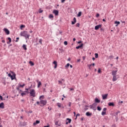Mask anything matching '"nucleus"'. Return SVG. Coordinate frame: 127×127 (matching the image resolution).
I'll use <instances>...</instances> for the list:
<instances>
[{"label":"nucleus","instance_id":"5fc2aeb1","mask_svg":"<svg viewBox=\"0 0 127 127\" xmlns=\"http://www.w3.org/2000/svg\"><path fill=\"white\" fill-rule=\"evenodd\" d=\"M18 40H19V37L16 38V40L15 41V42H18Z\"/></svg>","mask_w":127,"mask_h":127},{"label":"nucleus","instance_id":"f03ea898","mask_svg":"<svg viewBox=\"0 0 127 127\" xmlns=\"http://www.w3.org/2000/svg\"><path fill=\"white\" fill-rule=\"evenodd\" d=\"M40 104H42V105H40V107H44V106H45L46 105V104H47V100H40Z\"/></svg>","mask_w":127,"mask_h":127},{"label":"nucleus","instance_id":"774afa93","mask_svg":"<svg viewBox=\"0 0 127 127\" xmlns=\"http://www.w3.org/2000/svg\"><path fill=\"white\" fill-rule=\"evenodd\" d=\"M44 127H50V126L49 125H47L46 126H44Z\"/></svg>","mask_w":127,"mask_h":127},{"label":"nucleus","instance_id":"6e6552de","mask_svg":"<svg viewBox=\"0 0 127 127\" xmlns=\"http://www.w3.org/2000/svg\"><path fill=\"white\" fill-rule=\"evenodd\" d=\"M36 81L37 82V83H38L37 87L38 88H40V86H41L42 85V83H41V82L39 81V80H36Z\"/></svg>","mask_w":127,"mask_h":127},{"label":"nucleus","instance_id":"cd10ccee","mask_svg":"<svg viewBox=\"0 0 127 127\" xmlns=\"http://www.w3.org/2000/svg\"><path fill=\"white\" fill-rule=\"evenodd\" d=\"M29 64H30L31 66H34V63L32 61H30L29 62Z\"/></svg>","mask_w":127,"mask_h":127},{"label":"nucleus","instance_id":"412c9836","mask_svg":"<svg viewBox=\"0 0 127 127\" xmlns=\"http://www.w3.org/2000/svg\"><path fill=\"white\" fill-rule=\"evenodd\" d=\"M95 104H96V103H100L101 102V100L98 99V98H96L95 99Z\"/></svg>","mask_w":127,"mask_h":127},{"label":"nucleus","instance_id":"0e129e2a","mask_svg":"<svg viewBox=\"0 0 127 127\" xmlns=\"http://www.w3.org/2000/svg\"><path fill=\"white\" fill-rule=\"evenodd\" d=\"M36 103L38 106H39V104H40V102H39V101H37Z\"/></svg>","mask_w":127,"mask_h":127},{"label":"nucleus","instance_id":"864d4df0","mask_svg":"<svg viewBox=\"0 0 127 127\" xmlns=\"http://www.w3.org/2000/svg\"><path fill=\"white\" fill-rule=\"evenodd\" d=\"M21 92H23L22 90H21V89H20L18 90V93L19 94H21Z\"/></svg>","mask_w":127,"mask_h":127},{"label":"nucleus","instance_id":"0eeeda50","mask_svg":"<svg viewBox=\"0 0 127 127\" xmlns=\"http://www.w3.org/2000/svg\"><path fill=\"white\" fill-rule=\"evenodd\" d=\"M71 122H72V120L70 118H67L66 120V125H68V124H71Z\"/></svg>","mask_w":127,"mask_h":127},{"label":"nucleus","instance_id":"473e14b6","mask_svg":"<svg viewBox=\"0 0 127 127\" xmlns=\"http://www.w3.org/2000/svg\"><path fill=\"white\" fill-rule=\"evenodd\" d=\"M106 111H102L101 113L102 116H105V115H106Z\"/></svg>","mask_w":127,"mask_h":127},{"label":"nucleus","instance_id":"603ef678","mask_svg":"<svg viewBox=\"0 0 127 127\" xmlns=\"http://www.w3.org/2000/svg\"><path fill=\"white\" fill-rule=\"evenodd\" d=\"M76 26H77V27H79L80 26V23H76Z\"/></svg>","mask_w":127,"mask_h":127},{"label":"nucleus","instance_id":"c03bdc74","mask_svg":"<svg viewBox=\"0 0 127 127\" xmlns=\"http://www.w3.org/2000/svg\"><path fill=\"white\" fill-rule=\"evenodd\" d=\"M0 99L1 101H3V97L1 95H0Z\"/></svg>","mask_w":127,"mask_h":127},{"label":"nucleus","instance_id":"3c124183","mask_svg":"<svg viewBox=\"0 0 127 127\" xmlns=\"http://www.w3.org/2000/svg\"><path fill=\"white\" fill-rule=\"evenodd\" d=\"M26 113H27L28 114H32V111L30 110L29 112H26Z\"/></svg>","mask_w":127,"mask_h":127},{"label":"nucleus","instance_id":"2f4dec72","mask_svg":"<svg viewBox=\"0 0 127 127\" xmlns=\"http://www.w3.org/2000/svg\"><path fill=\"white\" fill-rule=\"evenodd\" d=\"M19 87H21V88H23V87H24V86H25V84L24 83L22 85H21L19 83Z\"/></svg>","mask_w":127,"mask_h":127},{"label":"nucleus","instance_id":"a878e982","mask_svg":"<svg viewBox=\"0 0 127 127\" xmlns=\"http://www.w3.org/2000/svg\"><path fill=\"white\" fill-rule=\"evenodd\" d=\"M108 59H109L110 60H113L114 59V56H110L108 57Z\"/></svg>","mask_w":127,"mask_h":127},{"label":"nucleus","instance_id":"ea45409f","mask_svg":"<svg viewBox=\"0 0 127 127\" xmlns=\"http://www.w3.org/2000/svg\"><path fill=\"white\" fill-rule=\"evenodd\" d=\"M57 105L58 107H59V108L61 107V103H58Z\"/></svg>","mask_w":127,"mask_h":127},{"label":"nucleus","instance_id":"a211bd4d","mask_svg":"<svg viewBox=\"0 0 127 127\" xmlns=\"http://www.w3.org/2000/svg\"><path fill=\"white\" fill-rule=\"evenodd\" d=\"M38 124H40V121L39 120H36L35 123H33L34 126H36Z\"/></svg>","mask_w":127,"mask_h":127},{"label":"nucleus","instance_id":"2eb2a0df","mask_svg":"<svg viewBox=\"0 0 127 127\" xmlns=\"http://www.w3.org/2000/svg\"><path fill=\"white\" fill-rule=\"evenodd\" d=\"M53 64H55L54 68L55 69H56L57 68V62H56V61H54L53 63Z\"/></svg>","mask_w":127,"mask_h":127},{"label":"nucleus","instance_id":"c9c22d12","mask_svg":"<svg viewBox=\"0 0 127 127\" xmlns=\"http://www.w3.org/2000/svg\"><path fill=\"white\" fill-rule=\"evenodd\" d=\"M97 110L98 111H102V108L100 106H97Z\"/></svg>","mask_w":127,"mask_h":127},{"label":"nucleus","instance_id":"4468645a","mask_svg":"<svg viewBox=\"0 0 127 127\" xmlns=\"http://www.w3.org/2000/svg\"><path fill=\"white\" fill-rule=\"evenodd\" d=\"M108 106H109V107H115V103L114 102H109Z\"/></svg>","mask_w":127,"mask_h":127},{"label":"nucleus","instance_id":"bf43d9fd","mask_svg":"<svg viewBox=\"0 0 127 127\" xmlns=\"http://www.w3.org/2000/svg\"><path fill=\"white\" fill-rule=\"evenodd\" d=\"M99 16H100V14L97 13V14H96V17H99Z\"/></svg>","mask_w":127,"mask_h":127},{"label":"nucleus","instance_id":"13d9d810","mask_svg":"<svg viewBox=\"0 0 127 127\" xmlns=\"http://www.w3.org/2000/svg\"><path fill=\"white\" fill-rule=\"evenodd\" d=\"M103 112H106V111H107V108H103Z\"/></svg>","mask_w":127,"mask_h":127},{"label":"nucleus","instance_id":"6e6d98bb","mask_svg":"<svg viewBox=\"0 0 127 127\" xmlns=\"http://www.w3.org/2000/svg\"><path fill=\"white\" fill-rule=\"evenodd\" d=\"M20 87V86H19V85L16 88V90H17V91H19V88Z\"/></svg>","mask_w":127,"mask_h":127},{"label":"nucleus","instance_id":"a19ab883","mask_svg":"<svg viewBox=\"0 0 127 127\" xmlns=\"http://www.w3.org/2000/svg\"><path fill=\"white\" fill-rule=\"evenodd\" d=\"M43 12V10H41V9H39V13H42Z\"/></svg>","mask_w":127,"mask_h":127},{"label":"nucleus","instance_id":"f3484780","mask_svg":"<svg viewBox=\"0 0 127 127\" xmlns=\"http://www.w3.org/2000/svg\"><path fill=\"white\" fill-rule=\"evenodd\" d=\"M15 76H16L15 73H14L13 75H11L10 76L11 79L14 80V79H15Z\"/></svg>","mask_w":127,"mask_h":127},{"label":"nucleus","instance_id":"79ce46f5","mask_svg":"<svg viewBox=\"0 0 127 127\" xmlns=\"http://www.w3.org/2000/svg\"><path fill=\"white\" fill-rule=\"evenodd\" d=\"M121 113V111H119L115 113V115H116V116H118V115H119V114H120Z\"/></svg>","mask_w":127,"mask_h":127},{"label":"nucleus","instance_id":"09e8293b","mask_svg":"<svg viewBox=\"0 0 127 127\" xmlns=\"http://www.w3.org/2000/svg\"><path fill=\"white\" fill-rule=\"evenodd\" d=\"M87 66H88L89 69H91V66H92V64H88Z\"/></svg>","mask_w":127,"mask_h":127},{"label":"nucleus","instance_id":"39448f33","mask_svg":"<svg viewBox=\"0 0 127 127\" xmlns=\"http://www.w3.org/2000/svg\"><path fill=\"white\" fill-rule=\"evenodd\" d=\"M53 13H54L56 16H58L59 15V11L54 9L53 11Z\"/></svg>","mask_w":127,"mask_h":127},{"label":"nucleus","instance_id":"20e7f679","mask_svg":"<svg viewBox=\"0 0 127 127\" xmlns=\"http://www.w3.org/2000/svg\"><path fill=\"white\" fill-rule=\"evenodd\" d=\"M96 107H97V103H96L90 105V109H92V110H94V111H96Z\"/></svg>","mask_w":127,"mask_h":127},{"label":"nucleus","instance_id":"f257e3e1","mask_svg":"<svg viewBox=\"0 0 127 127\" xmlns=\"http://www.w3.org/2000/svg\"><path fill=\"white\" fill-rule=\"evenodd\" d=\"M20 36H23V37H25V39H29V36H30V35L28 34L27 33V31H23L20 32Z\"/></svg>","mask_w":127,"mask_h":127},{"label":"nucleus","instance_id":"5701e85b","mask_svg":"<svg viewBox=\"0 0 127 127\" xmlns=\"http://www.w3.org/2000/svg\"><path fill=\"white\" fill-rule=\"evenodd\" d=\"M86 116L87 117H90V116H92V113H90L89 112H86Z\"/></svg>","mask_w":127,"mask_h":127},{"label":"nucleus","instance_id":"c756f323","mask_svg":"<svg viewBox=\"0 0 127 127\" xmlns=\"http://www.w3.org/2000/svg\"><path fill=\"white\" fill-rule=\"evenodd\" d=\"M42 99H44V95H42V96H40L39 100H40L41 101V100H42Z\"/></svg>","mask_w":127,"mask_h":127},{"label":"nucleus","instance_id":"f8f14e48","mask_svg":"<svg viewBox=\"0 0 127 127\" xmlns=\"http://www.w3.org/2000/svg\"><path fill=\"white\" fill-rule=\"evenodd\" d=\"M76 22H77V20L76 19V17H74L73 21H71V24L74 25Z\"/></svg>","mask_w":127,"mask_h":127},{"label":"nucleus","instance_id":"4c0bfd02","mask_svg":"<svg viewBox=\"0 0 127 127\" xmlns=\"http://www.w3.org/2000/svg\"><path fill=\"white\" fill-rule=\"evenodd\" d=\"M69 66H70V64L68 63V64H67L65 65V68H68V67H69Z\"/></svg>","mask_w":127,"mask_h":127},{"label":"nucleus","instance_id":"e433bc0d","mask_svg":"<svg viewBox=\"0 0 127 127\" xmlns=\"http://www.w3.org/2000/svg\"><path fill=\"white\" fill-rule=\"evenodd\" d=\"M49 17V18H53V17H54V16H53V14H50Z\"/></svg>","mask_w":127,"mask_h":127},{"label":"nucleus","instance_id":"72a5a7b5","mask_svg":"<svg viewBox=\"0 0 127 127\" xmlns=\"http://www.w3.org/2000/svg\"><path fill=\"white\" fill-rule=\"evenodd\" d=\"M55 125H56V126H58V127H61V124H59L58 122H55Z\"/></svg>","mask_w":127,"mask_h":127},{"label":"nucleus","instance_id":"9b49d317","mask_svg":"<svg viewBox=\"0 0 127 127\" xmlns=\"http://www.w3.org/2000/svg\"><path fill=\"white\" fill-rule=\"evenodd\" d=\"M108 94H106L105 95H102V99L103 100H106L108 98Z\"/></svg>","mask_w":127,"mask_h":127},{"label":"nucleus","instance_id":"dca6fc26","mask_svg":"<svg viewBox=\"0 0 127 127\" xmlns=\"http://www.w3.org/2000/svg\"><path fill=\"white\" fill-rule=\"evenodd\" d=\"M84 46V44H81L80 45L76 47V49H79V48H82Z\"/></svg>","mask_w":127,"mask_h":127},{"label":"nucleus","instance_id":"393cba45","mask_svg":"<svg viewBox=\"0 0 127 127\" xmlns=\"http://www.w3.org/2000/svg\"><path fill=\"white\" fill-rule=\"evenodd\" d=\"M121 22L120 21H116L115 22V24H117L116 25V26H118V25H119V24H120Z\"/></svg>","mask_w":127,"mask_h":127},{"label":"nucleus","instance_id":"6ab92c4d","mask_svg":"<svg viewBox=\"0 0 127 127\" xmlns=\"http://www.w3.org/2000/svg\"><path fill=\"white\" fill-rule=\"evenodd\" d=\"M7 39L9 41L7 42V44H10V43H11V38H10V37H8Z\"/></svg>","mask_w":127,"mask_h":127},{"label":"nucleus","instance_id":"1a4fd4ad","mask_svg":"<svg viewBox=\"0 0 127 127\" xmlns=\"http://www.w3.org/2000/svg\"><path fill=\"white\" fill-rule=\"evenodd\" d=\"M101 27H102V25L101 24L96 25L95 26V30H98V29H99V28H101Z\"/></svg>","mask_w":127,"mask_h":127},{"label":"nucleus","instance_id":"9d476101","mask_svg":"<svg viewBox=\"0 0 127 127\" xmlns=\"http://www.w3.org/2000/svg\"><path fill=\"white\" fill-rule=\"evenodd\" d=\"M3 31L5 32V33H6V34H7V35H8V34H9V33H10L9 30H8L6 28H4Z\"/></svg>","mask_w":127,"mask_h":127},{"label":"nucleus","instance_id":"338daca9","mask_svg":"<svg viewBox=\"0 0 127 127\" xmlns=\"http://www.w3.org/2000/svg\"><path fill=\"white\" fill-rule=\"evenodd\" d=\"M65 0H61L62 3H63V2H64V1H65Z\"/></svg>","mask_w":127,"mask_h":127},{"label":"nucleus","instance_id":"4be33fe9","mask_svg":"<svg viewBox=\"0 0 127 127\" xmlns=\"http://www.w3.org/2000/svg\"><path fill=\"white\" fill-rule=\"evenodd\" d=\"M117 80H118V79L117 78V76L114 75L113 78V81H114V82H115V81H117Z\"/></svg>","mask_w":127,"mask_h":127},{"label":"nucleus","instance_id":"bb28decb","mask_svg":"<svg viewBox=\"0 0 127 127\" xmlns=\"http://www.w3.org/2000/svg\"><path fill=\"white\" fill-rule=\"evenodd\" d=\"M22 47L24 50H27V48H26V45H23Z\"/></svg>","mask_w":127,"mask_h":127},{"label":"nucleus","instance_id":"37998d69","mask_svg":"<svg viewBox=\"0 0 127 127\" xmlns=\"http://www.w3.org/2000/svg\"><path fill=\"white\" fill-rule=\"evenodd\" d=\"M39 42L40 44H42V39H39Z\"/></svg>","mask_w":127,"mask_h":127},{"label":"nucleus","instance_id":"e2e57ef3","mask_svg":"<svg viewBox=\"0 0 127 127\" xmlns=\"http://www.w3.org/2000/svg\"><path fill=\"white\" fill-rule=\"evenodd\" d=\"M76 116V118H77V117L80 116V114H79V113L77 114Z\"/></svg>","mask_w":127,"mask_h":127},{"label":"nucleus","instance_id":"7ed1b4c3","mask_svg":"<svg viewBox=\"0 0 127 127\" xmlns=\"http://www.w3.org/2000/svg\"><path fill=\"white\" fill-rule=\"evenodd\" d=\"M30 97H33V98H35V90L32 89L30 92Z\"/></svg>","mask_w":127,"mask_h":127},{"label":"nucleus","instance_id":"aec40b11","mask_svg":"<svg viewBox=\"0 0 127 127\" xmlns=\"http://www.w3.org/2000/svg\"><path fill=\"white\" fill-rule=\"evenodd\" d=\"M30 89V88H25L26 91H24V93H27V94H29V91H28Z\"/></svg>","mask_w":127,"mask_h":127},{"label":"nucleus","instance_id":"680f3d73","mask_svg":"<svg viewBox=\"0 0 127 127\" xmlns=\"http://www.w3.org/2000/svg\"><path fill=\"white\" fill-rule=\"evenodd\" d=\"M71 104H72V103H71V102H69V103H68V106L71 107Z\"/></svg>","mask_w":127,"mask_h":127},{"label":"nucleus","instance_id":"423d86ee","mask_svg":"<svg viewBox=\"0 0 127 127\" xmlns=\"http://www.w3.org/2000/svg\"><path fill=\"white\" fill-rule=\"evenodd\" d=\"M116 69V70H113L112 71V76H117V73H118V68H115Z\"/></svg>","mask_w":127,"mask_h":127},{"label":"nucleus","instance_id":"f704fd0d","mask_svg":"<svg viewBox=\"0 0 127 127\" xmlns=\"http://www.w3.org/2000/svg\"><path fill=\"white\" fill-rule=\"evenodd\" d=\"M24 27H25V25H21V26L20 27V29H22L23 28H24Z\"/></svg>","mask_w":127,"mask_h":127},{"label":"nucleus","instance_id":"69168bd1","mask_svg":"<svg viewBox=\"0 0 127 127\" xmlns=\"http://www.w3.org/2000/svg\"><path fill=\"white\" fill-rule=\"evenodd\" d=\"M11 73H8V77H11Z\"/></svg>","mask_w":127,"mask_h":127},{"label":"nucleus","instance_id":"7c9ffc66","mask_svg":"<svg viewBox=\"0 0 127 127\" xmlns=\"http://www.w3.org/2000/svg\"><path fill=\"white\" fill-rule=\"evenodd\" d=\"M25 93L26 92H24V91H23L22 93H21V96H22V97H23V96H25V95H26V93Z\"/></svg>","mask_w":127,"mask_h":127},{"label":"nucleus","instance_id":"49530a36","mask_svg":"<svg viewBox=\"0 0 127 127\" xmlns=\"http://www.w3.org/2000/svg\"><path fill=\"white\" fill-rule=\"evenodd\" d=\"M115 119L116 122H118V121H119V117H118L117 116H115Z\"/></svg>","mask_w":127,"mask_h":127},{"label":"nucleus","instance_id":"de8ad7c7","mask_svg":"<svg viewBox=\"0 0 127 127\" xmlns=\"http://www.w3.org/2000/svg\"><path fill=\"white\" fill-rule=\"evenodd\" d=\"M85 108H84V110L85 111H87V110H88V108H88V107L89 106H88V105H85Z\"/></svg>","mask_w":127,"mask_h":127},{"label":"nucleus","instance_id":"58836bf2","mask_svg":"<svg viewBox=\"0 0 127 127\" xmlns=\"http://www.w3.org/2000/svg\"><path fill=\"white\" fill-rule=\"evenodd\" d=\"M95 58H98V57H99V54H98V53H95Z\"/></svg>","mask_w":127,"mask_h":127},{"label":"nucleus","instance_id":"4d7b16f0","mask_svg":"<svg viewBox=\"0 0 127 127\" xmlns=\"http://www.w3.org/2000/svg\"><path fill=\"white\" fill-rule=\"evenodd\" d=\"M58 82L60 85L62 84V81L61 80H58Z\"/></svg>","mask_w":127,"mask_h":127},{"label":"nucleus","instance_id":"ddd939ff","mask_svg":"<svg viewBox=\"0 0 127 127\" xmlns=\"http://www.w3.org/2000/svg\"><path fill=\"white\" fill-rule=\"evenodd\" d=\"M0 109H4V103L3 102L0 103Z\"/></svg>","mask_w":127,"mask_h":127},{"label":"nucleus","instance_id":"a18cd8bd","mask_svg":"<svg viewBox=\"0 0 127 127\" xmlns=\"http://www.w3.org/2000/svg\"><path fill=\"white\" fill-rule=\"evenodd\" d=\"M64 43V45H67L68 44V42H67V41H65Z\"/></svg>","mask_w":127,"mask_h":127},{"label":"nucleus","instance_id":"b1692460","mask_svg":"<svg viewBox=\"0 0 127 127\" xmlns=\"http://www.w3.org/2000/svg\"><path fill=\"white\" fill-rule=\"evenodd\" d=\"M64 52V50L61 48H60L59 50V53H63Z\"/></svg>","mask_w":127,"mask_h":127},{"label":"nucleus","instance_id":"c85d7f7f","mask_svg":"<svg viewBox=\"0 0 127 127\" xmlns=\"http://www.w3.org/2000/svg\"><path fill=\"white\" fill-rule=\"evenodd\" d=\"M81 15H82V12L81 11H79L78 12V13L77 14V17H80V16H81Z\"/></svg>","mask_w":127,"mask_h":127},{"label":"nucleus","instance_id":"052dcab7","mask_svg":"<svg viewBox=\"0 0 127 127\" xmlns=\"http://www.w3.org/2000/svg\"><path fill=\"white\" fill-rule=\"evenodd\" d=\"M112 127H117V125H116V124H113L112 125Z\"/></svg>","mask_w":127,"mask_h":127},{"label":"nucleus","instance_id":"8fccbe9b","mask_svg":"<svg viewBox=\"0 0 127 127\" xmlns=\"http://www.w3.org/2000/svg\"><path fill=\"white\" fill-rule=\"evenodd\" d=\"M98 73H102V71L101 70V68H99L98 70Z\"/></svg>","mask_w":127,"mask_h":127}]
</instances>
